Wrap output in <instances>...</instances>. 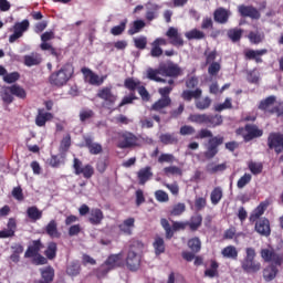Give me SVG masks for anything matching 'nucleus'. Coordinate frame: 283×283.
Returning a JSON list of instances; mask_svg holds the SVG:
<instances>
[{"instance_id":"f257e3e1","label":"nucleus","mask_w":283,"mask_h":283,"mask_svg":"<svg viewBox=\"0 0 283 283\" xmlns=\"http://www.w3.org/2000/svg\"><path fill=\"white\" fill-rule=\"evenodd\" d=\"M195 138L196 140H205V138H209L208 142L203 144L206 149L203 151V157L206 160H213V157L218 156L220 151V145H224V136H213V133L207 128H201L198 130Z\"/></svg>"},{"instance_id":"f03ea898","label":"nucleus","mask_w":283,"mask_h":283,"mask_svg":"<svg viewBox=\"0 0 283 283\" xmlns=\"http://www.w3.org/2000/svg\"><path fill=\"white\" fill-rule=\"evenodd\" d=\"M261 258L264 262H273L275 264H271L263 270L265 282H273L277 277V266H282L283 264V252H277L273 248H265L261 250Z\"/></svg>"},{"instance_id":"7ed1b4c3","label":"nucleus","mask_w":283,"mask_h":283,"mask_svg":"<svg viewBox=\"0 0 283 283\" xmlns=\"http://www.w3.org/2000/svg\"><path fill=\"white\" fill-rule=\"evenodd\" d=\"M74 76V66L72 64H64L60 70L51 73L49 76V83L52 87H64L70 83V80Z\"/></svg>"},{"instance_id":"20e7f679","label":"nucleus","mask_w":283,"mask_h":283,"mask_svg":"<svg viewBox=\"0 0 283 283\" xmlns=\"http://www.w3.org/2000/svg\"><path fill=\"white\" fill-rule=\"evenodd\" d=\"M142 247L143 244H140V242L134 241L128 248L125 264L128 271H132L133 273L140 269L143 262V255L140 254Z\"/></svg>"},{"instance_id":"39448f33","label":"nucleus","mask_w":283,"mask_h":283,"mask_svg":"<svg viewBox=\"0 0 283 283\" xmlns=\"http://www.w3.org/2000/svg\"><path fill=\"white\" fill-rule=\"evenodd\" d=\"M255 258H258V252H255V248H245V255L243 260H241V269L244 273H259V271L262 270V263L255 260Z\"/></svg>"},{"instance_id":"423d86ee","label":"nucleus","mask_w":283,"mask_h":283,"mask_svg":"<svg viewBox=\"0 0 283 283\" xmlns=\"http://www.w3.org/2000/svg\"><path fill=\"white\" fill-rule=\"evenodd\" d=\"M112 86H104L96 93V97L104 102L107 107H114L118 101V95L114 94Z\"/></svg>"},{"instance_id":"0eeeda50","label":"nucleus","mask_w":283,"mask_h":283,"mask_svg":"<svg viewBox=\"0 0 283 283\" xmlns=\"http://www.w3.org/2000/svg\"><path fill=\"white\" fill-rule=\"evenodd\" d=\"M138 145V137L130 132H122L118 134V149H129L130 147H136Z\"/></svg>"},{"instance_id":"6e6552de","label":"nucleus","mask_w":283,"mask_h":283,"mask_svg":"<svg viewBox=\"0 0 283 283\" xmlns=\"http://www.w3.org/2000/svg\"><path fill=\"white\" fill-rule=\"evenodd\" d=\"M73 169H74V174L75 176H83V178H85L86 180H90V178H92V176H94V166L86 164L83 167V161H81V159L78 158H74L73 159Z\"/></svg>"},{"instance_id":"1a4fd4ad","label":"nucleus","mask_w":283,"mask_h":283,"mask_svg":"<svg viewBox=\"0 0 283 283\" xmlns=\"http://www.w3.org/2000/svg\"><path fill=\"white\" fill-rule=\"evenodd\" d=\"M201 227H202V214L192 216L189 221L178 222V231H185L186 229H189V231L196 232Z\"/></svg>"},{"instance_id":"9d476101","label":"nucleus","mask_w":283,"mask_h":283,"mask_svg":"<svg viewBox=\"0 0 283 283\" xmlns=\"http://www.w3.org/2000/svg\"><path fill=\"white\" fill-rule=\"evenodd\" d=\"M81 72L84 76V81L88 84V85H96L97 87H101V85L103 83H105V78H107V76H98V74L94 73V71H92L88 67H82Z\"/></svg>"},{"instance_id":"9b49d317","label":"nucleus","mask_w":283,"mask_h":283,"mask_svg":"<svg viewBox=\"0 0 283 283\" xmlns=\"http://www.w3.org/2000/svg\"><path fill=\"white\" fill-rule=\"evenodd\" d=\"M276 102H277V97L275 95H270L259 103L258 109H260L261 112H264V114H270V115L279 114L280 107L271 108L272 105H275Z\"/></svg>"},{"instance_id":"f8f14e48","label":"nucleus","mask_w":283,"mask_h":283,"mask_svg":"<svg viewBox=\"0 0 283 283\" xmlns=\"http://www.w3.org/2000/svg\"><path fill=\"white\" fill-rule=\"evenodd\" d=\"M269 149H274L275 154L280 155L283 151V134L270 133L268 136Z\"/></svg>"},{"instance_id":"ddd939ff","label":"nucleus","mask_w":283,"mask_h":283,"mask_svg":"<svg viewBox=\"0 0 283 283\" xmlns=\"http://www.w3.org/2000/svg\"><path fill=\"white\" fill-rule=\"evenodd\" d=\"M244 143H251V140H255V138H262V136H264V130L260 129L255 124H247L244 126Z\"/></svg>"},{"instance_id":"4468645a","label":"nucleus","mask_w":283,"mask_h":283,"mask_svg":"<svg viewBox=\"0 0 283 283\" xmlns=\"http://www.w3.org/2000/svg\"><path fill=\"white\" fill-rule=\"evenodd\" d=\"M30 29V21L28 19L17 22L13 25V34L9 36V43H14L17 40L23 36L24 32H28Z\"/></svg>"},{"instance_id":"2eb2a0df","label":"nucleus","mask_w":283,"mask_h":283,"mask_svg":"<svg viewBox=\"0 0 283 283\" xmlns=\"http://www.w3.org/2000/svg\"><path fill=\"white\" fill-rule=\"evenodd\" d=\"M238 12L240 17H242L243 19L249 18L254 21L260 20V18L262 17V14L260 13V10H258V8L253 6L240 4L238 7Z\"/></svg>"},{"instance_id":"dca6fc26","label":"nucleus","mask_w":283,"mask_h":283,"mask_svg":"<svg viewBox=\"0 0 283 283\" xmlns=\"http://www.w3.org/2000/svg\"><path fill=\"white\" fill-rule=\"evenodd\" d=\"M254 231L262 235L263 238H269L271 235V221L266 218L256 219Z\"/></svg>"},{"instance_id":"f3484780","label":"nucleus","mask_w":283,"mask_h":283,"mask_svg":"<svg viewBox=\"0 0 283 283\" xmlns=\"http://www.w3.org/2000/svg\"><path fill=\"white\" fill-rule=\"evenodd\" d=\"M54 118V114L45 111V108H38V114L35 116L36 127H45L49 120Z\"/></svg>"},{"instance_id":"a211bd4d","label":"nucleus","mask_w":283,"mask_h":283,"mask_svg":"<svg viewBox=\"0 0 283 283\" xmlns=\"http://www.w3.org/2000/svg\"><path fill=\"white\" fill-rule=\"evenodd\" d=\"M231 18V12L229 9H226L223 7H219L213 12V19L216 23H220L221 25H224L229 23V19Z\"/></svg>"},{"instance_id":"6ab92c4d","label":"nucleus","mask_w":283,"mask_h":283,"mask_svg":"<svg viewBox=\"0 0 283 283\" xmlns=\"http://www.w3.org/2000/svg\"><path fill=\"white\" fill-rule=\"evenodd\" d=\"M118 229L124 235H132L134 233V229H136V219L134 217L125 219L118 224Z\"/></svg>"},{"instance_id":"aec40b11","label":"nucleus","mask_w":283,"mask_h":283,"mask_svg":"<svg viewBox=\"0 0 283 283\" xmlns=\"http://www.w3.org/2000/svg\"><path fill=\"white\" fill-rule=\"evenodd\" d=\"M83 147H86L92 156H98V154H103V145L95 143L92 137H84Z\"/></svg>"},{"instance_id":"412c9836","label":"nucleus","mask_w":283,"mask_h":283,"mask_svg":"<svg viewBox=\"0 0 283 283\" xmlns=\"http://www.w3.org/2000/svg\"><path fill=\"white\" fill-rule=\"evenodd\" d=\"M269 205H271V201H269V199L262 201L250 214V222H255L260 220L262 216H264V211L269 209Z\"/></svg>"},{"instance_id":"4be33fe9","label":"nucleus","mask_w":283,"mask_h":283,"mask_svg":"<svg viewBox=\"0 0 283 283\" xmlns=\"http://www.w3.org/2000/svg\"><path fill=\"white\" fill-rule=\"evenodd\" d=\"M269 50L261 49V50H247L244 51V57L247 61H255V63H262V57L264 54H268Z\"/></svg>"},{"instance_id":"5701e85b","label":"nucleus","mask_w":283,"mask_h":283,"mask_svg":"<svg viewBox=\"0 0 283 283\" xmlns=\"http://www.w3.org/2000/svg\"><path fill=\"white\" fill-rule=\"evenodd\" d=\"M160 224L164 231H166V239L171 240L176 231H178V221H172V226H171L169 223V220L163 218L160 219Z\"/></svg>"},{"instance_id":"b1692460","label":"nucleus","mask_w":283,"mask_h":283,"mask_svg":"<svg viewBox=\"0 0 283 283\" xmlns=\"http://www.w3.org/2000/svg\"><path fill=\"white\" fill-rule=\"evenodd\" d=\"M41 249H43V242H41V239L33 240L32 243L28 247L24 253V258H34V255H39Z\"/></svg>"},{"instance_id":"393cba45","label":"nucleus","mask_w":283,"mask_h":283,"mask_svg":"<svg viewBox=\"0 0 283 283\" xmlns=\"http://www.w3.org/2000/svg\"><path fill=\"white\" fill-rule=\"evenodd\" d=\"M154 178V172L151 171V166H146L137 171V179L139 185H145Z\"/></svg>"},{"instance_id":"a878e982","label":"nucleus","mask_w":283,"mask_h":283,"mask_svg":"<svg viewBox=\"0 0 283 283\" xmlns=\"http://www.w3.org/2000/svg\"><path fill=\"white\" fill-rule=\"evenodd\" d=\"M105 216L103 214V210L98 208H93L88 216V222L93 224L94 227L101 224L103 222V219Z\"/></svg>"},{"instance_id":"bb28decb","label":"nucleus","mask_w":283,"mask_h":283,"mask_svg":"<svg viewBox=\"0 0 283 283\" xmlns=\"http://www.w3.org/2000/svg\"><path fill=\"white\" fill-rule=\"evenodd\" d=\"M45 233L52 239L61 238V232H59V223H56V220L53 219L45 226Z\"/></svg>"},{"instance_id":"cd10ccee","label":"nucleus","mask_w":283,"mask_h":283,"mask_svg":"<svg viewBox=\"0 0 283 283\" xmlns=\"http://www.w3.org/2000/svg\"><path fill=\"white\" fill-rule=\"evenodd\" d=\"M171 105V98H159L157 102H155L150 109L151 112H163L166 107H169Z\"/></svg>"},{"instance_id":"c85d7f7f","label":"nucleus","mask_w":283,"mask_h":283,"mask_svg":"<svg viewBox=\"0 0 283 283\" xmlns=\"http://www.w3.org/2000/svg\"><path fill=\"white\" fill-rule=\"evenodd\" d=\"M221 255L228 260H238V248L234 245H227L221 250Z\"/></svg>"},{"instance_id":"c756f323","label":"nucleus","mask_w":283,"mask_h":283,"mask_svg":"<svg viewBox=\"0 0 283 283\" xmlns=\"http://www.w3.org/2000/svg\"><path fill=\"white\" fill-rule=\"evenodd\" d=\"M27 216L29 220L36 222V220L43 218V211L39 210L36 206H31L27 209Z\"/></svg>"},{"instance_id":"7c9ffc66","label":"nucleus","mask_w":283,"mask_h":283,"mask_svg":"<svg viewBox=\"0 0 283 283\" xmlns=\"http://www.w3.org/2000/svg\"><path fill=\"white\" fill-rule=\"evenodd\" d=\"M159 72L161 76H178V66L163 64Z\"/></svg>"},{"instance_id":"2f4dec72","label":"nucleus","mask_w":283,"mask_h":283,"mask_svg":"<svg viewBox=\"0 0 283 283\" xmlns=\"http://www.w3.org/2000/svg\"><path fill=\"white\" fill-rule=\"evenodd\" d=\"M59 251V245L56 242L51 241L48 243L46 250L44 251V255L46 260H54L56 258V253Z\"/></svg>"},{"instance_id":"473e14b6","label":"nucleus","mask_w":283,"mask_h":283,"mask_svg":"<svg viewBox=\"0 0 283 283\" xmlns=\"http://www.w3.org/2000/svg\"><path fill=\"white\" fill-rule=\"evenodd\" d=\"M242 34H244V30L239 28L230 29L227 32V36L232 43H238L242 39Z\"/></svg>"},{"instance_id":"72a5a7b5","label":"nucleus","mask_w":283,"mask_h":283,"mask_svg":"<svg viewBox=\"0 0 283 283\" xmlns=\"http://www.w3.org/2000/svg\"><path fill=\"white\" fill-rule=\"evenodd\" d=\"M264 32L260 31H250L248 34V39L253 45H260L264 41Z\"/></svg>"},{"instance_id":"f704fd0d","label":"nucleus","mask_w":283,"mask_h":283,"mask_svg":"<svg viewBox=\"0 0 283 283\" xmlns=\"http://www.w3.org/2000/svg\"><path fill=\"white\" fill-rule=\"evenodd\" d=\"M153 247L155 249V255H163V253H165V239L160 235H156Z\"/></svg>"},{"instance_id":"c9c22d12","label":"nucleus","mask_w":283,"mask_h":283,"mask_svg":"<svg viewBox=\"0 0 283 283\" xmlns=\"http://www.w3.org/2000/svg\"><path fill=\"white\" fill-rule=\"evenodd\" d=\"M140 85V80H134V77H127L124 81V86L126 87V90H129L130 93L136 94V90H138Z\"/></svg>"},{"instance_id":"e433bc0d","label":"nucleus","mask_w":283,"mask_h":283,"mask_svg":"<svg viewBox=\"0 0 283 283\" xmlns=\"http://www.w3.org/2000/svg\"><path fill=\"white\" fill-rule=\"evenodd\" d=\"M188 249H190V251L192 253H200V251L202 249V241H200V238L193 237V238L189 239L188 240Z\"/></svg>"},{"instance_id":"4c0bfd02","label":"nucleus","mask_w":283,"mask_h":283,"mask_svg":"<svg viewBox=\"0 0 283 283\" xmlns=\"http://www.w3.org/2000/svg\"><path fill=\"white\" fill-rule=\"evenodd\" d=\"M42 282L52 283L54 282V268L46 266L41 270Z\"/></svg>"},{"instance_id":"58836bf2","label":"nucleus","mask_w":283,"mask_h":283,"mask_svg":"<svg viewBox=\"0 0 283 283\" xmlns=\"http://www.w3.org/2000/svg\"><path fill=\"white\" fill-rule=\"evenodd\" d=\"M200 96H202L201 88H196L195 91L186 90L181 94V98H184V101H188V102L191 101L192 98H200Z\"/></svg>"},{"instance_id":"ea45409f","label":"nucleus","mask_w":283,"mask_h":283,"mask_svg":"<svg viewBox=\"0 0 283 283\" xmlns=\"http://www.w3.org/2000/svg\"><path fill=\"white\" fill-rule=\"evenodd\" d=\"M42 61L43 60L41 59V56H39L36 54L24 55V65L27 67H32L34 65H41Z\"/></svg>"},{"instance_id":"a19ab883","label":"nucleus","mask_w":283,"mask_h":283,"mask_svg":"<svg viewBox=\"0 0 283 283\" xmlns=\"http://www.w3.org/2000/svg\"><path fill=\"white\" fill-rule=\"evenodd\" d=\"M81 274V264L78 262H71L66 266V275L70 277H76V275Z\"/></svg>"},{"instance_id":"79ce46f5","label":"nucleus","mask_w":283,"mask_h":283,"mask_svg":"<svg viewBox=\"0 0 283 283\" xmlns=\"http://www.w3.org/2000/svg\"><path fill=\"white\" fill-rule=\"evenodd\" d=\"M195 105L197 109H200L201 112L209 109L211 107V98L209 96L196 98Z\"/></svg>"},{"instance_id":"37998d69","label":"nucleus","mask_w":283,"mask_h":283,"mask_svg":"<svg viewBox=\"0 0 283 283\" xmlns=\"http://www.w3.org/2000/svg\"><path fill=\"white\" fill-rule=\"evenodd\" d=\"M120 260H123V254L118 253V254H112L109 255L106 261H105V265L109 266L112 270L116 269V266H118V262H120Z\"/></svg>"},{"instance_id":"c03bdc74","label":"nucleus","mask_w":283,"mask_h":283,"mask_svg":"<svg viewBox=\"0 0 283 283\" xmlns=\"http://www.w3.org/2000/svg\"><path fill=\"white\" fill-rule=\"evenodd\" d=\"M222 188L221 187H216L210 193V200L212 205H220V200H222Z\"/></svg>"},{"instance_id":"a18cd8bd","label":"nucleus","mask_w":283,"mask_h":283,"mask_svg":"<svg viewBox=\"0 0 283 283\" xmlns=\"http://www.w3.org/2000/svg\"><path fill=\"white\" fill-rule=\"evenodd\" d=\"M146 23L143 20H135L133 25L128 29V34L134 36V34H138L144 28Z\"/></svg>"},{"instance_id":"49530a36","label":"nucleus","mask_w":283,"mask_h":283,"mask_svg":"<svg viewBox=\"0 0 283 283\" xmlns=\"http://www.w3.org/2000/svg\"><path fill=\"white\" fill-rule=\"evenodd\" d=\"M248 168L250 169L251 174H253V176H260L264 169V165H262V163L250 161L248 163Z\"/></svg>"},{"instance_id":"de8ad7c7","label":"nucleus","mask_w":283,"mask_h":283,"mask_svg":"<svg viewBox=\"0 0 283 283\" xmlns=\"http://www.w3.org/2000/svg\"><path fill=\"white\" fill-rule=\"evenodd\" d=\"M222 115H208L207 125L208 127H218L222 125Z\"/></svg>"},{"instance_id":"09e8293b","label":"nucleus","mask_w":283,"mask_h":283,"mask_svg":"<svg viewBox=\"0 0 283 283\" xmlns=\"http://www.w3.org/2000/svg\"><path fill=\"white\" fill-rule=\"evenodd\" d=\"M158 74H160L159 67L157 70H154V69L147 70V78H149V81H155L156 83H165V80L158 76Z\"/></svg>"},{"instance_id":"8fccbe9b","label":"nucleus","mask_w":283,"mask_h":283,"mask_svg":"<svg viewBox=\"0 0 283 283\" xmlns=\"http://www.w3.org/2000/svg\"><path fill=\"white\" fill-rule=\"evenodd\" d=\"M208 115L207 114H192L189 116L190 123H197L198 125H207Z\"/></svg>"},{"instance_id":"3c124183","label":"nucleus","mask_w":283,"mask_h":283,"mask_svg":"<svg viewBox=\"0 0 283 283\" xmlns=\"http://www.w3.org/2000/svg\"><path fill=\"white\" fill-rule=\"evenodd\" d=\"M70 147H72V136L67 134L65 137L62 138L60 143V151L62 154H65L70 150Z\"/></svg>"},{"instance_id":"603ef678","label":"nucleus","mask_w":283,"mask_h":283,"mask_svg":"<svg viewBox=\"0 0 283 283\" xmlns=\"http://www.w3.org/2000/svg\"><path fill=\"white\" fill-rule=\"evenodd\" d=\"M205 32L198 30V29H192L189 32L186 33V38L191 41V40H197L201 41V39H205Z\"/></svg>"},{"instance_id":"864d4df0","label":"nucleus","mask_w":283,"mask_h":283,"mask_svg":"<svg viewBox=\"0 0 283 283\" xmlns=\"http://www.w3.org/2000/svg\"><path fill=\"white\" fill-rule=\"evenodd\" d=\"M127 28V19L122 21L118 25H115L111 29V34L113 36H120L125 32V29Z\"/></svg>"},{"instance_id":"5fc2aeb1","label":"nucleus","mask_w":283,"mask_h":283,"mask_svg":"<svg viewBox=\"0 0 283 283\" xmlns=\"http://www.w3.org/2000/svg\"><path fill=\"white\" fill-rule=\"evenodd\" d=\"M10 91H11V94H13V96H17L18 98H25L28 96L25 88L17 84H13L12 86H10Z\"/></svg>"},{"instance_id":"6e6d98bb","label":"nucleus","mask_w":283,"mask_h":283,"mask_svg":"<svg viewBox=\"0 0 283 283\" xmlns=\"http://www.w3.org/2000/svg\"><path fill=\"white\" fill-rule=\"evenodd\" d=\"M1 98H2L3 103H6V105H10L14 102V96L12 94V91H10V86L6 87L1 92Z\"/></svg>"},{"instance_id":"4d7b16f0","label":"nucleus","mask_w":283,"mask_h":283,"mask_svg":"<svg viewBox=\"0 0 283 283\" xmlns=\"http://www.w3.org/2000/svg\"><path fill=\"white\" fill-rule=\"evenodd\" d=\"M134 101H138V97L136 96V93H130L128 96L123 97L117 107L120 109V107H125V105H132Z\"/></svg>"},{"instance_id":"13d9d810","label":"nucleus","mask_w":283,"mask_h":283,"mask_svg":"<svg viewBox=\"0 0 283 283\" xmlns=\"http://www.w3.org/2000/svg\"><path fill=\"white\" fill-rule=\"evenodd\" d=\"M166 36H168L172 45H178V30L176 28H169Z\"/></svg>"},{"instance_id":"bf43d9fd","label":"nucleus","mask_w":283,"mask_h":283,"mask_svg":"<svg viewBox=\"0 0 283 283\" xmlns=\"http://www.w3.org/2000/svg\"><path fill=\"white\" fill-rule=\"evenodd\" d=\"M252 178L251 174H244L237 182L238 189H244L251 182Z\"/></svg>"},{"instance_id":"052dcab7","label":"nucleus","mask_w":283,"mask_h":283,"mask_svg":"<svg viewBox=\"0 0 283 283\" xmlns=\"http://www.w3.org/2000/svg\"><path fill=\"white\" fill-rule=\"evenodd\" d=\"M134 44L137 50H145L147 48V36L142 35L134 39Z\"/></svg>"},{"instance_id":"680f3d73","label":"nucleus","mask_w":283,"mask_h":283,"mask_svg":"<svg viewBox=\"0 0 283 283\" xmlns=\"http://www.w3.org/2000/svg\"><path fill=\"white\" fill-rule=\"evenodd\" d=\"M90 118H94V111L90 108H84L80 112L81 123H85V120H90Z\"/></svg>"},{"instance_id":"e2e57ef3","label":"nucleus","mask_w":283,"mask_h":283,"mask_svg":"<svg viewBox=\"0 0 283 283\" xmlns=\"http://www.w3.org/2000/svg\"><path fill=\"white\" fill-rule=\"evenodd\" d=\"M220 70H222V66L219 64V62H212L208 67V74L210 76H218Z\"/></svg>"},{"instance_id":"0e129e2a","label":"nucleus","mask_w":283,"mask_h":283,"mask_svg":"<svg viewBox=\"0 0 283 283\" xmlns=\"http://www.w3.org/2000/svg\"><path fill=\"white\" fill-rule=\"evenodd\" d=\"M155 198L157 202H169V195L165 190H157L155 192Z\"/></svg>"},{"instance_id":"69168bd1","label":"nucleus","mask_w":283,"mask_h":283,"mask_svg":"<svg viewBox=\"0 0 283 283\" xmlns=\"http://www.w3.org/2000/svg\"><path fill=\"white\" fill-rule=\"evenodd\" d=\"M19 78H21V75L19 74V72H13L4 75L3 81L4 83H17Z\"/></svg>"},{"instance_id":"338daca9","label":"nucleus","mask_w":283,"mask_h":283,"mask_svg":"<svg viewBox=\"0 0 283 283\" xmlns=\"http://www.w3.org/2000/svg\"><path fill=\"white\" fill-rule=\"evenodd\" d=\"M109 271H112V269L109 268V265H106L105 262H104V264H102L96 270V276L97 277H105V275H107V273H109Z\"/></svg>"},{"instance_id":"774afa93","label":"nucleus","mask_w":283,"mask_h":283,"mask_svg":"<svg viewBox=\"0 0 283 283\" xmlns=\"http://www.w3.org/2000/svg\"><path fill=\"white\" fill-rule=\"evenodd\" d=\"M205 207H207V198L198 197L195 200V208L197 209V211H202V209H205Z\"/></svg>"}]
</instances>
